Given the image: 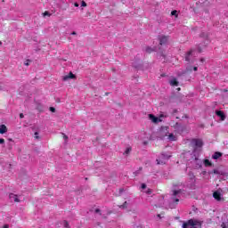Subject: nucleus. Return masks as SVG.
Instances as JSON below:
<instances>
[{
    "instance_id": "38",
    "label": "nucleus",
    "mask_w": 228,
    "mask_h": 228,
    "mask_svg": "<svg viewBox=\"0 0 228 228\" xmlns=\"http://www.w3.org/2000/svg\"><path fill=\"white\" fill-rule=\"evenodd\" d=\"M198 53H202V49L200 48V46L198 47Z\"/></svg>"
},
{
    "instance_id": "9",
    "label": "nucleus",
    "mask_w": 228,
    "mask_h": 228,
    "mask_svg": "<svg viewBox=\"0 0 228 228\" xmlns=\"http://www.w3.org/2000/svg\"><path fill=\"white\" fill-rule=\"evenodd\" d=\"M69 79H76V75L72 72H69V75L63 77L62 81H69Z\"/></svg>"
},
{
    "instance_id": "10",
    "label": "nucleus",
    "mask_w": 228,
    "mask_h": 228,
    "mask_svg": "<svg viewBox=\"0 0 228 228\" xmlns=\"http://www.w3.org/2000/svg\"><path fill=\"white\" fill-rule=\"evenodd\" d=\"M213 197L214 199H216V200H222V193L219 191H216L214 193H213Z\"/></svg>"
},
{
    "instance_id": "42",
    "label": "nucleus",
    "mask_w": 228,
    "mask_h": 228,
    "mask_svg": "<svg viewBox=\"0 0 228 228\" xmlns=\"http://www.w3.org/2000/svg\"><path fill=\"white\" fill-rule=\"evenodd\" d=\"M95 213H101V209L96 208V209H95Z\"/></svg>"
},
{
    "instance_id": "48",
    "label": "nucleus",
    "mask_w": 228,
    "mask_h": 228,
    "mask_svg": "<svg viewBox=\"0 0 228 228\" xmlns=\"http://www.w3.org/2000/svg\"><path fill=\"white\" fill-rule=\"evenodd\" d=\"M158 216H159V217H160V216H159V215H158Z\"/></svg>"
},
{
    "instance_id": "1",
    "label": "nucleus",
    "mask_w": 228,
    "mask_h": 228,
    "mask_svg": "<svg viewBox=\"0 0 228 228\" xmlns=\"http://www.w3.org/2000/svg\"><path fill=\"white\" fill-rule=\"evenodd\" d=\"M179 199H181V190H174L171 201L169 202V208L171 209H174V208H175L177 202H179Z\"/></svg>"
},
{
    "instance_id": "43",
    "label": "nucleus",
    "mask_w": 228,
    "mask_h": 228,
    "mask_svg": "<svg viewBox=\"0 0 228 228\" xmlns=\"http://www.w3.org/2000/svg\"><path fill=\"white\" fill-rule=\"evenodd\" d=\"M10 225L9 224H4L3 228H9Z\"/></svg>"
},
{
    "instance_id": "18",
    "label": "nucleus",
    "mask_w": 228,
    "mask_h": 228,
    "mask_svg": "<svg viewBox=\"0 0 228 228\" xmlns=\"http://www.w3.org/2000/svg\"><path fill=\"white\" fill-rule=\"evenodd\" d=\"M132 66L134 67V69H136L137 70H142V64L138 62H133Z\"/></svg>"
},
{
    "instance_id": "44",
    "label": "nucleus",
    "mask_w": 228,
    "mask_h": 228,
    "mask_svg": "<svg viewBox=\"0 0 228 228\" xmlns=\"http://www.w3.org/2000/svg\"><path fill=\"white\" fill-rule=\"evenodd\" d=\"M124 192V189H119V193H123Z\"/></svg>"
},
{
    "instance_id": "46",
    "label": "nucleus",
    "mask_w": 228,
    "mask_h": 228,
    "mask_svg": "<svg viewBox=\"0 0 228 228\" xmlns=\"http://www.w3.org/2000/svg\"><path fill=\"white\" fill-rule=\"evenodd\" d=\"M174 113H177V110H174Z\"/></svg>"
},
{
    "instance_id": "23",
    "label": "nucleus",
    "mask_w": 228,
    "mask_h": 228,
    "mask_svg": "<svg viewBox=\"0 0 228 228\" xmlns=\"http://www.w3.org/2000/svg\"><path fill=\"white\" fill-rule=\"evenodd\" d=\"M145 52L151 54V53H154V49H152L151 46L146 47Z\"/></svg>"
},
{
    "instance_id": "45",
    "label": "nucleus",
    "mask_w": 228,
    "mask_h": 228,
    "mask_svg": "<svg viewBox=\"0 0 228 228\" xmlns=\"http://www.w3.org/2000/svg\"><path fill=\"white\" fill-rule=\"evenodd\" d=\"M71 35H77V33H76V31H73Z\"/></svg>"
},
{
    "instance_id": "5",
    "label": "nucleus",
    "mask_w": 228,
    "mask_h": 228,
    "mask_svg": "<svg viewBox=\"0 0 228 228\" xmlns=\"http://www.w3.org/2000/svg\"><path fill=\"white\" fill-rule=\"evenodd\" d=\"M168 159H170V155L167 153H161L157 159V165H165Z\"/></svg>"
},
{
    "instance_id": "24",
    "label": "nucleus",
    "mask_w": 228,
    "mask_h": 228,
    "mask_svg": "<svg viewBox=\"0 0 228 228\" xmlns=\"http://www.w3.org/2000/svg\"><path fill=\"white\" fill-rule=\"evenodd\" d=\"M131 151H133L132 148H131V147H127V148L126 149L124 154H126V156H128V154L131 153Z\"/></svg>"
},
{
    "instance_id": "16",
    "label": "nucleus",
    "mask_w": 228,
    "mask_h": 228,
    "mask_svg": "<svg viewBox=\"0 0 228 228\" xmlns=\"http://www.w3.org/2000/svg\"><path fill=\"white\" fill-rule=\"evenodd\" d=\"M5 133H8L6 125H0V134H4Z\"/></svg>"
},
{
    "instance_id": "22",
    "label": "nucleus",
    "mask_w": 228,
    "mask_h": 228,
    "mask_svg": "<svg viewBox=\"0 0 228 228\" xmlns=\"http://www.w3.org/2000/svg\"><path fill=\"white\" fill-rule=\"evenodd\" d=\"M127 206H129V203L127 201H125L124 204L119 206L120 209H127Z\"/></svg>"
},
{
    "instance_id": "8",
    "label": "nucleus",
    "mask_w": 228,
    "mask_h": 228,
    "mask_svg": "<svg viewBox=\"0 0 228 228\" xmlns=\"http://www.w3.org/2000/svg\"><path fill=\"white\" fill-rule=\"evenodd\" d=\"M159 45H167L168 44V37L167 36H159Z\"/></svg>"
},
{
    "instance_id": "13",
    "label": "nucleus",
    "mask_w": 228,
    "mask_h": 228,
    "mask_svg": "<svg viewBox=\"0 0 228 228\" xmlns=\"http://www.w3.org/2000/svg\"><path fill=\"white\" fill-rule=\"evenodd\" d=\"M216 115H217L221 120H225V113L222 110H216Z\"/></svg>"
},
{
    "instance_id": "28",
    "label": "nucleus",
    "mask_w": 228,
    "mask_h": 228,
    "mask_svg": "<svg viewBox=\"0 0 228 228\" xmlns=\"http://www.w3.org/2000/svg\"><path fill=\"white\" fill-rule=\"evenodd\" d=\"M34 136L36 140H40V137L38 136V132H35Z\"/></svg>"
},
{
    "instance_id": "27",
    "label": "nucleus",
    "mask_w": 228,
    "mask_h": 228,
    "mask_svg": "<svg viewBox=\"0 0 228 228\" xmlns=\"http://www.w3.org/2000/svg\"><path fill=\"white\" fill-rule=\"evenodd\" d=\"M43 16H44V17H51V12H49V11H45V12L43 13Z\"/></svg>"
},
{
    "instance_id": "6",
    "label": "nucleus",
    "mask_w": 228,
    "mask_h": 228,
    "mask_svg": "<svg viewBox=\"0 0 228 228\" xmlns=\"http://www.w3.org/2000/svg\"><path fill=\"white\" fill-rule=\"evenodd\" d=\"M163 117H165L163 114H161L159 118L156 117L154 114L149 115V118L150 120H151V122H153V124H158V122H162L163 119L161 118H163Z\"/></svg>"
},
{
    "instance_id": "39",
    "label": "nucleus",
    "mask_w": 228,
    "mask_h": 228,
    "mask_svg": "<svg viewBox=\"0 0 228 228\" xmlns=\"http://www.w3.org/2000/svg\"><path fill=\"white\" fill-rule=\"evenodd\" d=\"M193 70H194V72H197V71L199 70V68L194 67V68H193Z\"/></svg>"
},
{
    "instance_id": "2",
    "label": "nucleus",
    "mask_w": 228,
    "mask_h": 228,
    "mask_svg": "<svg viewBox=\"0 0 228 228\" xmlns=\"http://www.w3.org/2000/svg\"><path fill=\"white\" fill-rule=\"evenodd\" d=\"M202 223L199 220L190 219L183 224V228H195L201 227Z\"/></svg>"
},
{
    "instance_id": "29",
    "label": "nucleus",
    "mask_w": 228,
    "mask_h": 228,
    "mask_svg": "<svg viewBox=\"0 0 228 228\" xmlns=\"http://www.w3.org/2000/svg\"><path fill=\"white\" fill-rule=\"evenodd\" d=\"M50 111H52V113H55L56 109L54 107H50Z\"/></svg>"
},
{
    "instance_id": "21",
    "label": "nucleus",
    "mask_w": 228,
    "mask_h": 228,
    "mask_svg": "<svg viewBox=\"0 0 228 228\" xmlns=\"http://www.w3.org/2000/svg\"><path fill=\"white\" fill-rule=\"evenodd\" d=\"M204 165L205 167H213V163H211L208 159L204 160Z\"/></svg>"
},
{
    "instance_id": "14",
    "label": "nucleus",
    "mask_w": 228,
    "mask_h": 228,
    "mask_svg": "<svg viewBox=\"0 0 228 228\" xmlns=\"http://www.w3.org/2000/svg\"><path fill=\"white\" fill-rule=\"evenodd\" d=\"M222 156H224V154L220 151H216L213 155H212V159H219V158H222Z\"/></svg>"
},
{
    "instance_id": "30",
    "label": "nucleus",
    "mask_w": 228,
    "mask_h": 228,
    "mask_svg": "<svg viewBox=\"0 0 228 228\" xmlns=\"http://www.w3.org/2000/svg\"><path fill=\"white\" fill-rule=\"evenodd\" d=\"M141 188L142 190H145V188H147V184L142 183Z\"/></svg>"
},
{
    "instance_id": "31",
    "label": "nucleus",
    "mask_w": 228,
    "mask_h": 228,
    "mask_svg": "<svg viewBox=\"0 0 228 228\" xmlns=\"http://www.w3.org/2000/svg\"><path fill=\"white\" fill-rule=\"evenodd\" d=\"M146 193H147V195H151V194L152 193V190L148 189V190L146 191Z\"/></svg>"
},
{
    "instance_id": "15",
    "label": "nucleus",
    "mask_w": 228,
    "mask_h": 228,
    "mask_svg": "<svg viewBox=\"0 0 228 228\" xmlns=\"http://www.w3.org/2000/svg\"><path fill=\"white\" fill-rule=\"evenodd\" d=\"M58 227H64V228H69V222L67 221H61L60 223L57 224Z\"/></svg>"
},
{
    "instance_id": "3",
    "label": "nucleus",
    "mask_w": 228,
    "mask_h": 228,
    "mask_svg": "<svg viewBox=\"0 0 228 228\" xmlns=\"http://www.w3.org/2000/svg\"><path fill=\"white\" fill-rule=\"evenodd\" d=\"M191 145L193 146V152L196 154L198 151H200L204 146V142L201 139H192L191 142Z\"/></svg>"
},
{
    "instance_id": "40",
    "label": "nucleus",
    "mask_w": 228,
    "mask_h": 228,
    "mask_svg": "<svg viewBox=\"0 0 228 228\" xmlns=\"http://www.w3.org/2000/svg\"><path fill=\"white\" fill-rule=\"evenodd\" d=\"M20 118H24V114L23 113L20 114Z\"/></svg>"
},
{
    "instance_id": "25",
    "label": "nucleus",
    "mask_w": 228,
    "mask_h": 228,
    "mask_svg": "<svg viewBox=\"0 0 228 228\" xmlns=\"http://www.w3.org/2000/svg\"><path fill=\"white\" fill-rule=\"evenodd\" d=\"M171 15L173 17H175V19H177V17H179V14L177 13V11L176 10H174L171 12Z\"/></svg>"
},
{
    "instance_id": "37",
    "label": "nucleus",
    "mask_w": 228,
    "mask_h": 228,
    "mask_svg": "<svg viewBox=\"0 0 228 228\" xmlns=\"http://www.w3.org/2000/svg\"><path fill=\"white\" fill-rule=\"evenodd\" d=\"M200 37H201V38H204L206 37V34L205 33H201Z\"/></svg>"
},
{
    "instance_id": "35",
    "label": "nucleus",
    "mask_w": 228,
    "mask_h": 228,
    "mask_svg": "<svg viewBox=\"0 0 228 228\" xmlns=\"http://www.w3.org/2000/svg\"><path fill=\"white\" fill-rule=\"evenodd\" d=\"M74 6H75L76 8H79V4H77V2H76V3L74 4Z\"/></svg>"
},
{
    "instance_id": "26",
    "label": "nucleus",
    "mask_w": 228,
    "mask_h": 228,
    "mask_svg": "<svg viewBox=\"0 0 228 228\" xmlns=\"http://www.w3.org/2000/svg\"><path fill=\"white\" fill-rule=\"evenodd\" d=\"M188 175H189V179H195V175H193V172H189Z\"/></svg>"
},
{
    "instance_id": "36",
    "label": "nucleus",
    "mask_w": 228,
    "mask_h": 228,
    "mask_svg": "<svg viewBox=\"0 0 228 228\" xmlns=\"http://www.w3.org/2000/svg\"><path fill=\"white\" fill-rule=\"evenodd\" d=\"M63 134L64 140H69V136L65 135V134Z\"/></svg>"
},
{
    "instance_id": "17",
    "label": "nucleus",
    "mask_w": 228,
    "mask_h": 228,
    "mask_svg": "<svg viewBox=\"0 0 228 228\" xmlns=\"http://www.w3.org/2000/svg\"><path fill=\"white\" fill-rule=\"evenodd\" d=\"M209 175L215 174L216 175H222V173L218 169H213L212 171H208Z\"/></svg>"
},
{
    "instance_id": "34",
    "label": "nucleus",
    "mask_w": 228,
    "mask_h": 228,
    "mask_svg": "<svg viewBox=\"0 0 228 228\" xmlns=\"http://www.w3.org/2000/svg\"><path fill=\"white\" fill-rule=\"evenodd\" d=\"M24 65H26L27 67L29 66V60L26 61L24 62Z\"/></svg>"
},
{
    "instance_id": "41",
    "label": "nucleus",
    "mask_w": 228,
    "mask_h": 228,
    "mask_svg": "<svg viewBox=\"0 0 228 228\" xmlns=\"http://www.w3.org/2000/svg\"><path fill=\"white\" fill-rule=\"evenodd\" d=\"M200 61H201V63H204V61H206V59L201 58V59H200Z\"/></svg>"
},
{
    "instance_id": "7",
    "label": "nucleus",
    "mask_w": 228,
    "mask_h": 228,
    "mask_svg": "<svg viewBox=\"0 0 228 228\" xmlns=\"http://www.w3.org/2000/svg\"><path fill=\"white\" fill-rule=\"evenodd\" d=\"M195 179L189 178V180L185 183V186L186 188H189V190H195Z\"/></svg>"
},
{
    "instance_id": "20",
    "label": "nucleus",
    "mask_w": 228,
    "mask_h": 228,
    "mask_svg": "<svg viewBox=\"0 0 228 228\" xmlns=\"http://www.w3.org/2000/svg\"><path fill=\"white\" fill-rule=\"evenodd\" d=\"M168 140H170V142H175L177 137L174 134H169Z\"/></svg>"
},
{
    "instance_id": "32",
    "label": "nucleus",
    "mask_w": 228,
    "mask_h": 228,
    "mask_svg": "<svg viewBox=\"0 0 228 228\" xmlns=\"http://www.w3.org/2000/svg\"><path fill=\"white\" fill-rule=\"evenodd\" d=\"M81 6L86 7V2L82 1V2H81Z\"/></svg>"
},
{
    "instance_id": "47",
    "label": "nucleus",
    "mask_w": 228,
    "mask_h": 228,
    "mask_svg": "<svg viewBox=\"0 0 228 228\" xmlns=\"http://www.w3.org/2000/svg\"><path fill=\"white\" fill-rule=\"evenodd\" d=\"M0 45H3V42L0 41Z\"/></svg>"
},
{
    "instance_id": "12",
    "label": "nucleus",
    "mask_w": 228,
    "mask_h": 228,
    "mask_svg": "<svg viewBox=\"0 0 228 228\" xmlns=\"http://www.w3.org/2000/svg\"><path fill=\"white\" fill-rule=\"evenodd\" d=\"M169 84L171 86H179V81H177V78L175 77L171 78Z\"/></svg>"
},
{
    "instance_id": "33",
    "label": "nucleus",
    "mask_w": 228,
    "mask_h": 228,
    "mask_svg": "<svg viewBox=\"0 0 228 228\" xmlns=\"http://www.w3.org/2000/svg\"><path fill=\"white\" fill-rule=\"evenodd\" d=\"M0 144L4 145V139H3V138L0 139Z\"/></svg>"
},
{
    "instance_id": "11",
    "label": "nucleus",
    "mask_w": 228,
    "mask_h": 228,
    "mask_svg": "<svg viewBox=\"0 0 228 228\" xmlns=\"http://www.w3.org/2000/svg\"><path fill=\"white\" fill-rule=\"evenodd\" d=\"M9 199L12 200V202H20L19 197L13 193L9 194Z\"/></svg>"
},
{
    "instance_id": "19",
    "label": "nucleus",
    "mask_w": 228,
    "mask_h": 228,
    "mask_svg": "<svg viewBox=\"0 0 228 228\" xmlns=\"http://www.w3.org/2000/svg\"><path fill=\"white\" fill-rule=\"evenodd\" d=\"M196 168H200L202 167V160L195 158Z\"/></svg>"
},
{
    "instance_id": "4",
    "label": "nucleus",
    "mask_w": 228,
    "mask_h": 228,
    "mask_svg": "<svg viewBox=\"0 0 228 228\" xmlns=\"http://www.w3.org/2000/svg\"><path fill=\"white\" fill-rule=\"evenodd\" d=\"M195 58H197V52L191 50L185 54V61L188 63H195Z\"/></svg>"
}]
</instances>
